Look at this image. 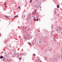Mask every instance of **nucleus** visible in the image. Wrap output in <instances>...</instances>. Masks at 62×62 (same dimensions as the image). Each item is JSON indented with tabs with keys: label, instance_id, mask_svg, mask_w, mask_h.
Segmentation results:
<instances>
[{
	"label": "nucleus",
	"instance_id": "6e6552de",
	"mask_svg": "<svg viewBox=\"0 0 62 62\" xmlns=\"http://www.w3.org/2000/svg\"><path fill=\"white\" fill-rule=\"evenodd\" d=\"M38 20H39V19H36L37 21H38Z\"/></svg>",
	"mask_w": 62,
	"mask_h": 62
},
{
	"label": "nucleus",
	"instance_id": "2eb2a0df",
	"mask_svg": "<svg viewBox=\"0 0 62 62\" xmlns=\"http://www.w3.org/2000/svg\"><path fill=\"white\" fill-rule=\"evenodd\" d=\"M41 42H39V43H41Z\"/></svg>",
	"mask_w": 62,
	"mask_h": 62
},
{
	"label": "nucleus",
	"instance_id": "4468645a",
	"mask_svg": "<svg viewBox=\"0 0 62 62\" xmlns=\"http://www.w3.org/2000/svg\"><path fill=\"white\" fill-rule=\"evenodd\" d=\"M15 17L14 16V18H15Z\"/></svg>",
	"mask_w": 62,
	"mask_h": 62
},
{
	"label": "nucleus",
	"instance_id": "1a4fd4ad",
	"mask_svg": "<svg viewBox=\"0 0 62 62\" xmlns=\"http://www.w3.org/2000/svg\"><path fill=\"white\" fill-rule=\"evenodd\" d=\"M19 9H20V6H19Z\"/></svg>",
	"mask_w": 62,
	"mask_h": 62
},
{
	"label": "nucleus",
	"instance_id": "20e7f679",
	"mask_svg": "<svg viewBox=\"0 0 62 62\" xmlns=\"http://www.w3.org/2000/svg\"><path fill=\"white\" fill-rule=\"evenodd\" d=\"M15 17H19V16H15Z\"/></svg>",
	"mask_w": 62,
	"mask_h": 62
},
{
	"label": "nucleus",
	"instance_id": "f8f14e48",
	"mask_svg": "<svg viewBox=\"0 0 62 62\" xmlns=\"http://www.w3.org/2000/svg\"><path fill=\"white\" fill-rule=\"evenodd\" d=\"M33 14H35V12H34V13H33Z\"/></svg>",
	"mask_w": 62,
	"mask_h": 62
},
{
	"label": "nucleus",
	"instance_id": "39448f33",
	"mask_svg": "<svg viewBox=\"0 0 62 62\" xmlns=\"http://www.w3.org/2000/svg\"><path fill=\"white\" fill-rule=\"evenodd\" d=\"M28 43L29 45H30V43H29V42H28Z\"/></svg>",
	"mask_w": 62,
	"mask_h": 62
},
{
	"label": "nucleus",
	"instance_id": "f257e3e1",
	"mask_svg": "<svg viewBox=\"0 0 62 62\" xmlns=\"http://www.w3.org/2000/svg\"><path fill=\"white\" fill-rule=\"evenodd\" d=\"M4 5H5V6H6V5H7V3H6V2H5L4 3Z\"/></svg>",
	"mask_w": 62,
	"mask_h": 62
},
{
	"label": "nucleus",
	"instance_id": "f03ea898",
	"mask_svg": "<svg viewBox=\"0 0 62 62\" xmlns=\"http://www.w3.org/2000/svg\"><path fill=\"white\" fill-rule=\"evenodd\" d=\"M0 58L1 59H2V58H3V56H0Z\"/></svg>",
	"mask_w": 62,
	"mask_h": 62
},
{
	"label": "nucleus",
	"instance_id": "9b49d317",
	"mask_svg": "<svg viewBox=\"0 0 62 62\" xmlns=\"http://www.w3.org/2000/svg\"><path fill=\"white\" fill-rule=\"evenodd\" d=\"M34 21H35L36 20V19L34 18Z\"/></svg>",
	"mask_w": 62,
	"mask_h": 62
},
{
	"label": "nucleus",
	"instance_id": "0eeeda50",
	"mask_svg": "<svg viewBox=\"0 0 62 62\" xmlns=\"http://www.w3.org/2000/svg\"><path fill=\"white\" fill-rule=\"evenodd\" d=\"M5 17H6V18H8V16H5Z\"/></svg>",
	"mask_w": 62,
	"mask_h": 62
},
{
	"label": "nucleus",
	"instance_id": "423d86ee",
	"mask_svg": "<svg viewBox=\"0 0 62 62\" xmlns=\"http://www.w3.org/2000/svg\"><path fill=\"white\" fill-rule=\"evenodd\" d=\"M33 55L34 56H35V55H36V54H33Z\"/></svg>",
	"mask_w": 62,
	"mask_h": 62
},
{
	"label": "nucleus",
	"instance_id": "ddd939ff",
	"mask_svg": "<svg viewBox=\"0 0 62 62\" xmlns=\"http://www.w3.org/2000/svg\"><path fill=\"white\" fill-rule=\"evenodd\" d=\"M30 2H32V0H30Z\"/></svg>",
	"mask_w": 62,
	"mask_h": 62
},
{
	"label": "nucleus",
	"instance_id": "7ed1b4c3",
	"mask_svg": "<svg viewBox=\"0 0 62 62\" xmlns=\"http://www.w3.org/2000/svg\"><path fill=\"white\" fill-rule=\"evenodd\" d=\"M57 7L58 8H59V5H57Z\"/></svg>",
	"mask_w": 62,
	"mask_h": 62
},
{
	"label": "nucleus",
	"instance_id": "9d476101",
	"mask_svg": "<svg viewBox=\"0 0 62 62\" xmlns=\"http://www.w3.org/2000/svg\"><path fill=\"white\" fill-rule=\"evenodd\" d=\"M19 60H21V58H19Z\"/></svg>",
	"mask_w": 62,
	"mask_h": 62
}]
</instances>
